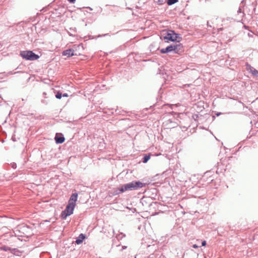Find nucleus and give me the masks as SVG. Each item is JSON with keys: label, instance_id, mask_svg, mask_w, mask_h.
<instances>
[{"label": "nucleus", "instance_id": "obj_1", "mask_svg": "<svg viewBox=\"0 0 258 258\" xmlns=\"http://www.w3.org/2000/svg\"><path fill=\"white\" fill-rule=\"evenodd\" d=\"M145 183H143L140 181H132L122 185L115 191H114V195H118L126 190H137L144 186H145Z\"/></svg>", "mask_w": 258, "mask_h": 258}, {"label": "nucleus", "instance_id": "obj_2", "mask_svg": "<svg viewBox=\"0 0 258 258\" xmlns=\"http://www.w3.org/2000/svg\"><path fill=\"white\" fill-rule=\"evenodd\" d=\"M20 55L26 60H35L37 59L39 56L33 52L32 51H22Z\"/></svg>", "mask_w": 258, "mask_h": 258}, {"label": "nucleus", "instance_id": "obj_3", "mask_svg": "<svg viewBox=\"0 0 258 258\" xmlns=\"http://www.w3.org/2000/svg\"><path fill=\"white\" fill-rule=\"evenodd\" d=\"M75 206L72 204L68 203L66 209L62 212L61 216L63 219H66L68 216H70L73 213Z\"/></svg>", "mask_w": 258, "mask_h": 258}, {"label": "nucleus", "instance_id": "obj_4", "mask_svg": "<svg viewBox=\"0 0 258 258\" xmlns=\"http://www.w3.org/2000/svg\"><path fill=\"white\" fill-rule=\"evenodd\" d=\"M178 37V34L175 33L173 31H169L167 33L166 35L164 36V39L167 41H175L177 40Z\"/></svg>", "mask_w": 258, "mask_h": 258}, {"label": "nucleus", "instance_id": "obj_5", "mask_svg": "<svg viewBox=\"0 0 258 258\" xmlns=\"http://www.w3.org/2000/svg\"><path fill=\"white\" fill-rule=\"evenodd\" d=\"M173 47L172 51L175 53L180 54L182 51V45L181 43H175L172 44Z\"/></svg>", "mask_w": 258, "mask_h": 258}, {"label": "nucleus", "instance_id": "obj_6", "mask_svg": "<svg viewBox=\"0 0 258 258\" xmlns=\"http://www.w3.org/2000/svg\"><path fill=\"white\" fill-rule=\"evenodd\" d=\"M246 69L248 72H250L253 76L256 77L258 76V71L254 68L251 67L250 64L246 63Z\"/></svg>", "mask_w": 258, "mask_h": 258}, {"label": "nucleus", "instance_id": "obj_7", "mask_svg": "<svg viewBox=\"0 0 258 258\" xmlns=\"http://www.w3.org/2000/svg\"><path fill=\"white\" fill-rule=\"evenodd\" d=\"M78 194L77 193L73 194L69 201V203L72 204L73 205L76 206V202L77 200Z\"/></svg>", "mask_w": 258, "mask_h": 258}, {"label": "nucleus", "instance_id": "obj_8", "mask_svg": "<svg viewBox=\"0 0 258 258\" xmlns=\"http://www.w3.org/2000/svg\"><path fill=\"white\" fill-rule=\"evenodd\" d=\"M74 50L69 49H67L63 51L62 55L64 56H67L68 57L72 56L74 55Z\"/></svg>", "mask_w": 258, "mask_h": 258}, {"label": "nucleus", "instance_id": "obj_9", "mask_svg": "<svg viewBox=\"0 0 258 258\" xmlns=\"http://www.w3.org/2000/svg\"><path fill=\"white\" fill-rule=\"evenodd\" d=\"M172 49H173L172 45H170L167 46V47H166L165 48L161 49L160 50V51L162 53H166L172 52L173 50Z\"/></svg>", "mask_w": 258, "mask_h": 258}, {"label": "nucleus", "instance_id": "obj_10", "mask_svg": "<svg viewBox=\"0 0 258 258\" xmlns=\"http://www.w3.org/2000/svg\"><path fill=\"white\" fill-rule=\"evenodd\" d=\"M85 238V236L84 234L81 233L79 235V237L77 238V239L76 240V243L77 244H80L81 243H82L83 240Z\"/></svg>", "mask_w": 258, "mask_h": 258}, {"label": "nucleus", "instance_id": "obj_11", "mask_svg": "<svg viewBox=\"0 0 258 258\" xmlns=\"http://www.w3.org/2000/svg\"><path fill=\"white\" fill-rule=\"evenodd\" d=\"M55 141L57 144H61L64 141V138L63 137L55 136Z\"/></svg>", "mask_w": 258, "mask_h": 258}, {"label": "nucleus", "instance_id": "obj_12", "mask_svg": "<svg viewBox=\"0 0 258 258\" xmlns=\"http://www.w3.org/2000/svg\"><path fill=\"white\" fill-rule=\"evenodd\" d=\"M22 252V251L15 248L12 249L11 250V253L17 256H21Z\"/></svg>", "mask_w": 258, "mask_h": 258}, {"label": "nucleus", "instance_id": "obj_13", "mask_svg": "<svg viewBox=\"0 0 258 258\" xmlns=\"http://www.w3.org/2000/svg\"><path fill=\"white\" fill-rule=\"evenodd\" d=\"M150 155H145L144 157H143V162L144 163H146L148 162V161L150 159Z\"/></svg>", "mask_w": 258, "mask_h": 258}, {"label": "nucleus", "instance_id": "obj_14", "mask_svg": "<svg viewBox=\"0 0 258 258\" xmlns=\"http://www.w3.org/2000/svg\"><path fill=\"white\" fill-rule=\"evenodd\" d=\"M178 2V0H167V3L168 5L170 6L175 4Z\"/></svg>", "mask_w": 258, "mask_h": 258}, {"label": "nucleus", "instance_id": "obj_15", "mask_svg": "<svg viewBox=\"0 0 258 258\" xmlns=\"http://www.w3.org/2000/svg\"><path fill=\"white\" fill-rule=\"evenodd\" d=\"M55 97L57 99H60L62 97V94L60 92H57L55 95Z\"/></svg>", "mask_w": 258, "mask_h": 258}, {"label": "nucleus", "instance_id": "obj_16", "mask_svg": "<svg viewBox=\"0 0 258 258\" xmlns=\"http://www.w3.org/2000/svg\"><path fill=\"white\" fill-rule=\"evenodd\" d=\"M3 249H4V250L5 251H8V250H10L11 251V250L12 249H11V248L9 247H7V246H4Z\"/></svg>", "mask_w": 258, "mask_h": 258}, {"label": "nucleus", "instance_id": "obj_17", "mask_svg": "<svg viewBox=\"0 0 258 258\" xmlns=\"http://www.w3.org/2000/svg\"><path fill=\"white\" fill-rule=\"evenodd\" d=\"M206 245V241L205 240H204L202 242V246H205Z\"/></svg>", "mask_w": 258, "mask_h": 258}, {"label": "nucleus", "instance_id": "obj_18", "mask_svg": "<svg viewBox=\"0 0 258 258\" xmlns=\"http://www.w3.org/2000/svg\"><path fill=\"white\" fill-rule=\"evenodd\" d=\"M69 2H70L71 3H72V4H74L75 3L76 0H68Z\"/></svg>", "mask_w": 258, "mask_h": 258}, {"label": "nucleus", "instance_id": "obj_19", "mask_svg": "<svg viewBox=\"0 0 258 258\" xmlns=\"http://www.w3.org/2000/svg\"><path fill=\"white\" fill-rule=\"evenodd\" d=\"M242 13V10H241V8H239L238 11H237V13L238 14H240V13Z\"/></svg>", "mask_w": 258, "mask_h": 258}, {"label": "nucleus", "instance_id": "obj_20", "mask_svg": "<svg viewBox=\"0 0 258 258\" xmlns=\"http://www.w3.org/2000/svg\"><path fill=\"white\" fill-rule=\"evenodd\" d=\"M192 247H193L194 248H197L199 247V246H198V245H197V244H194V245H192Z\"/></svg>", "mask_w": 258, "mask_h": 258}, {"label": "nucleus", "instance_id": "obj_21", "mask_svg": "<svg viewBox=\"0 0 258 258\" xmlns=\"http://www.w3.org/2000/svg\"><path fill=\"white\" fill-rule=\"evenodd\" d=\"M63 97H68V95L67 93H64L63 95H62Z\"/></svg>", "mask_w": 258, "mask_h": 258}, {"label": "nucleus", "instance_id": "obj_22", "mask_svg": "<svg viewBox=\"0 0 258 258\" xmlns=\"http://www.w3.org/2000/svg\"><path fill=\"white\" fill-rule=\"evenodd\" d=\"M16 164H13V165H12V167L14 168H16Z\"/></svg>", "mask_w": 258, "mask_h": 258}]
</instances>
